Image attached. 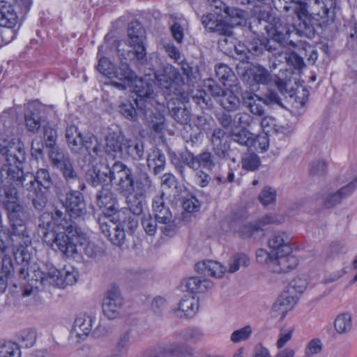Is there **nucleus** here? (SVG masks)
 <instances>
[{"label":"nucleus","mask_w":357,"mask_h":357,"mask_svg":"<svg viewBox=\"0 0 357 357\" xmlns=\"http://www.w3.org/2000/svg\"><path fill=\"white\" fill-rule=\"evenodd\" d=\"M40 222L39 226L45 230L44 241L67 257H74L84 245V234L71 219L65 218L62 210L56 208L51 213H43Z\"/></svg>","instance_id":"obj_1"},{"label":"nucleus","mask_w":357,"mask_h":357,"mask_svg":"<svg viewBox=\"0 0 357 357\" xmlns=\"http://www.w3.org/2000/svg\"><path fill=\"white\" fill-rule=\"evenodd\" d=\"M115 189L126 199L128 211L141 214L146 196L154 188L149 175L141 172L134 176L132 170L123 163H116L109 170Z\"/></svg>","instance_id":"obj_2"},{"label":"nucleus","mask_w":357,"mask_h":357,"mask_svg":"<svg viewBox=\"0 0 357 357\" xmlns=\"http://www.w3.org/2000/svg\"><path fill=\"white\" fill-rule=\"evenodd\" d=\"M158 83L165 89L168 96L173 94L167 101V108L172 117L181 124H187L190 121V112L184 107L189 100V93L184 89V82L179 72L172 66L166 65L162 72L155 74Z\"/></svg>","instance_id":"obj_3"},{"label":"nucleus","mask_w":357,"mask_h":357,"mask_svg":"<svg viewBox=\"0 0 357 357\" xmlns=\"http://www.w3.org/2000/svg\"><path fill=\"white\" fill-rule=\"evenodd\" d=\"M65 137L73 154L84 155L82 158L84 165L93 163L101 155L102 146L98 137L91 133L82 134L75 125L66 126Z\"/></svg>","instance_id":"obj_4"},{"label":"nucleus","mask_w":357,"mask_h":357,"mask_svg":"<svg viewBox=\"0 0 357 357\" xmlns=\"http://www.w3.org/2000/svg\"><path fill=\"white\" fill-rule=\"evenodd\" d=\"M119 57L121 59V63L118 68H114L113 70H101L103 64L109 65V60L105 57H100L97 65V70L102 75H105L109 78H116L122 82H127L135 86V89H146L148 81L151 79L149 75H146L144 77L138 78L135 73L132 70L130 66L126 62L127 60H131L134 54L131 50H128L125 54L121 52L120 50H118Z\"/></svg>","instance_id":"obj_5"},{"label":"nucleus","mask_w":357,"mask_h":357,"mask_svg":"<svg viewBox=\"0 0 357 357\" xmlns=\"http://www.w3.org/2000/svg\"><path fill=\"white\" fill-rule=\"evenodd\" d=\"M9 222V233L16 239H20L21 245L27 246L31 243V238L26 224L29 220L27 208L21 203H8L5 208Z\"/></svg>","instance_id":"obj_6"},{"label":"nucleus","mask_w":357,"mask_h":357,"mask_svg":"<svg viewBox=\"0 0 357 357\" xmlns=\"http://www.w3.org/2000/svg\"><path fill=\"white\" fill-rule=\"evenodd\" d=\"M0 164L3 165L2 171L6 172L8 182L15 184V182L10 179V172L17 169H22V164L25 160V151L23 144L18 140L14 139L8 142H4L0 145Z\"/></svg>","instance_id":"obj_7"},{"label":"nucleus","mask_w":357,"mask_h":357,"mask_svg":"<svg viewBox=\"0 0 357 357\" xmlns=\"http://www.w3.org/2000/svg\"><path fill=\"white\" fill-rule=\"evenodd\" d=\"M10 179L15 182L17 186H22L24 191L29 192V195L33 189L43 188L44 190L49 189L52 185V180L50 176V172L47 169H38L36 175L31 173H24L23 171L16 169L10 172Z\"/></svg>","instance_id":"obj_8"},{"label":"nucleus","mask_w":357,"mask_h":357,"mask_svg":"<svg viewBox=\"0 0 357 357\" xmlns=\"http://www.w3.org/2000/svg\"><path fill=\"white\" fill-rule=\"evenodd\" d=\"M137 97L131 103L128 100L121 102L119 105V112L129 120L136 121L138 116L144 114V107H146V98H153L155 93L152 85L147 84L146 89H135Z\"/></svg>","instance_id":"obj_9"},{"label":"nucleus","mask_w":357,"mask_h":357,"mask_svg":"<svg viewBox=\"0 0 357 357\" xmlns=\"http://www.w3.org/2000/svg\"><path fill=\"white\" fill-rule=\"evenodd\" d=\"M266 30L271 37L269 40H271V43H276L278 47H284L288 44L295 46L290 40L291 33L296 31L294 26L284 23L280 18H273L267 26Z\"/></svg>","instance_id":"obj_10"},{"label":"nucleus","mask_w":357,"mask_h":357,"mask_svg":"<svg viewBox=\"0 0 357 357\" xmlns=\"http://www.w3.org/2000/svg\"><path fill=\"white\" fill-rule=\"evenodd\" d=\"M218 123L225 129L252 128L258 121L247 112H238L234 116L222 112L217 116Z\"/></svg>","instance_id":"obj_11"},{"label":"nucleus","mask_w":357,"mask_h":357,"mask_svg":"<svg viewBox=\"0 0 357 357\" xmlns=\"http://www.w3.org/2000/svg\"><path fill=\"white\" fill-rule=\"evenodd\" d=\"M129 45L132 48L131 51L134 57L140 63L146 61V52L144 45V30L137 22H130L128 27Z\"/></svg>","instance_id":"obj_12"},{"label":"nucleus","mask_w":357,"mask_h":357,"mask_svg":"<svg viewBox=\"0 0 357 357\" xmlns=\"http://www.w3.org/2000/svg\"><path fill=\"white\" fill-rule=\"evenodd\" d=\"M164 194L160 196H155L153 199L152 211L155 215V218L159 223L165 225L164 233L169 235L175 229L174 220L169 206L165 204L164 200Z\"/></svg>","instance_id":"obj_13"},{"label":"nucleus","mask_w":357,"mask_h":357,"mask_svg":"<svg viewBox=\"0 0 357 357\" xmlns=\"http://www.w3.org/2000/svg\"><path fill=\"white\" fill-rule=\"evenodd\" d=\"M123 298L119 289L113 287L108 290L102 300V312L109 319L119 317L123 312Z\"/></svg>","instance_id":"obj_14"},{"label":"nucleus","mask_w":357,"mask_h":357,"mask_svg":"<svg viewBox=\"0 0 357 357\" xmlns=\"http://www.w3.org/2000/svg\"><path fill=\"white\" fill-rule=\"evenodd\" d=\"M181 162L192 169L204 168L212 171L215 165L214 155L209 151H203L197 155H194L190 151L181 154Z\"/></svg>","instance_id":"obj_15"},{"label":"nucleus","mask_w":357,"mask_h":357,"mask_svg":"<svg viewBox=\"0 0 357 357\" xmlns=\"http://www.w3.org/2000/svg\"><path fill=\"white\" fill-rule=\"evenodd\" d=\"M63 206L66 208L63 212L66 218V213H68L70 218L73 219L83 218L87 213L83 195L77 190L66 194Z\"/></svg>","instance_id":"obj_16"},{"label":"nucleus","mask_w":357,"mask_h":357,"mask_svg":"<svg viewBox=\"0 0 357 357\" xmlns=\"http://www.w3.org/2000/svg\"><path fill=\"white\" fill-rule=\"evenodd\" d=\"M211 142L212 145V151L217 158L220 160L231 158L235 162L236 159L229 155V144L226 137V132L221 128L214 129L211 137Z\"/></svg>","instance_id":"obj_17"},{"label":"nucleus","mask_w":357,"mask_h":357,"mask_svg":"<svg viewBox=\"0 0 357 357\" xmlns=\"http://www.w3.org/2000/svg\"><path fill=\"white\" fill-rule=\"evenodd\" d=\"M77 273L73 268L71 270L63 269L59 271L54 267L49 269L50 284L61 287L66 285H72L77 281Z\"/></svg>","instance_id":"obj_18"},{"label":"nucleus","mask_w":357,"mask_h":357,"mask_svg":"<svg viewBox=\"0 0 357 357\" xmlns=\"http://www.w3.org/2000/svg\"><path fill=\"white\" fill-rule=\"evenodd\" d=\"M28 275V284L24 287L23 295L30 296L34 290L40 289L43 285L48 282L50 284L49 271L45 273L40 268H32Z\"/></svg>","instance_id":"obj_19"},{"label":"nucleus","mask_w":357,"mask_h":357,"mask_svg":"<svg viewBox=\"0 0 357 357\" xmlns=\"http://www.w3.org/2000/svg\"><path fill=\"white\" fill-rule=\"evenodd\" d=\"M231 229L238 234L242 238L253 237L256 238L264 235V228H261L258 220L252 222L245 223L232 221Z\"/></svg>","instance_id":"obj_20"},{"label":"nucleus","mask_w":357,"mask_h":357,"mask_svg":"<svg viewBox=\"0 0 357 357\" xmlns=\"http://www.w3.org/2000/svg\"><path fill=\"white\" fill-rule=\"evenodd\" d=\"M356 187L357 176L340 190L328 192L324 198V205L328 208L335 206L340 204L343 199L350 195Z\"/></svg>","instance_id":"obj_21"},{"label":"nucleus","mask_w":357,"mask_h":357,"mask_svg":"<svg viewBox=\"0 0 357 357\" xmlns=\"http://www.w3.org/2000/svg\"><path fill=\"white\" fill-rule=\"evenodd\" d=\"M96 314L93 312L79 313L73 324V331L79 338L87 336L92 330Z\"/></svg>","instance_id":"obj_22"},{"label":"nucleus","mask_w":357,"mask_h":357,"mask_svg":"<svg viewBox=\"0 0 357 357\" xmlns=\"http://www.w3.org/2000/svg\"><path fill=\"white\" fill-rule=\"evenodd\" d=\"M297 259L291 253L275 255L274 260L271 261V271L275 273L287 272L296 267Z\"/></svg>","instance_id":"obj_23"},{"label":"nucleus","mask_w":357,"mask_h":357,"mask_svg":"<svg viewBox=\"0 0 357 357\" xmlns=\"http://www.w3.org/2000/svg\"><path fill=\"white\" fill-rule=\"evenodd\" d=\"M100 229L105 236L109 238L112 244L121 247L125 243L126 241V230L119 224L112 223L108 225L107 222H102L100 224Z\"/></svg>","instance_id":"obj_24"},{"label":"nucleus","mask_w":357,"mask_h":357,"mask_svg":"<svg viewBox=\"0 0 357 357\" xmlns=\"http://www.w3.org/2000/svg\"><path fill=\"white\" fill-rule=\"evenodd\" d=\"M105 152L113 158H122L126 138L115 132L109 133L105 139Z\"/></svg>","instance_id":"obj_25"},{"label":"nucleus","mask_w":357,"mask_h":357,"mask_svg":"<svg viewBox=\"0 0 357 357\" xmlns=\"http://www.w3.org/2000/svg\"><path fill=\"white\" fill-rule=\"evenodd\" d=\"M198 309V299L192 296H185L180 301L174 314L178 317H192L197 314Z\"/></svg>","instance_id":"obj_26"},{"label":"nucleus","mask_w":357,"mask_h":357,"mask_svg":"<svg viewBox=\"0 0 357 357\" xmlns=\"http://www.w3.org/2000/svg\"><path fill=\"white\" fill-rule=\"evenodd\" d=\"M116 163H121V162H114L111 166L109 165L106 167L105 172H102L94 166L89 168L86 173V180L89 184L93 187L101 185L106 182L108 179L112 183L109 170Z\"/></svg>","instance_id":"obj_27"},{"label":"nucleus","mask_w":357,"mask_h":357,"mask_svg":"<svg viewBox=\"0 0 357 357\" xmlns=\"http://www.w3.org/2000/svg\"><path fill=\"white\" fill-rule=\"evenodd\" d=\"M184 349V344L169 341L160 346L156 352L149 357H183Z\"/></svg>","instance_id":"obj_28"},{"label":"nucleus","mask_w":357,"mask_h":357,"mask_svg":"<svg viewBox=\"0 0 357 357\" xmlns=\"http://www.w3.org/2000/svg\"><path fill=\"white\" fill-rule=\"evenodd\" d=\"M17 20L13 5L6 1H0V26L11 29L16 25Z\"/></svg>","instance_id":"obj_29"},{"label":"nucleus","mask_w":357,"mask_h":357,"mask_svg":"<svg viewBox=\"0 0 357 357\" xmlns=\"http://www.w3.org/2000/svg\"><path fill=\"white\" fill-rule=\"evenodd\" d=\"M196 271L204 275L221 278L226 271L225 268L218 261L208 260L196 264Z\"/></svg>","instance_id":"obj_30"},{"label":"nucleus","mask_w":357,"mask_h":357,"mask_svg":"<svg viewBox=\"0 0 357 357\" xmlns=\"http://www.w3.org/2000/svg\"><path fill=\"white\" fill-rule=\"evenodd\" d=\"M243 76L245 78L248 77V81L252 85L267 84L271 81V75L268 70L259 65L253 66L248 69Z\"/></svg>","instance_id":"obj_31"},{"label":"nucleus","mask_w":357,"mask_h":357,"mask_svg":"<svg viewBox=\"0 0 357 357\" xmlns=\"http://www.w3.org/2000/svg\"><path fill=\"white\" fill-rule=\"evenodd\" d=\"M268 246L274 255L291 252L288 236L284 232L280 231L273 234L268 240Z\"/></svg>","instance_id":"obj_32"},{"label":"nucleus","mask_w":357,"mask_h":357,"mask_svg":"<svg viewBox=\"0 0 357 357\" xmlns=\"http://www.w3.org/2000/svg\"><path fill=\"white\" fill-rule=\"evenodd\" d=\"M15 271L13 263L9 255L0 258V294L3 293L8 287V280Z\"/></svg>","instance_id":"obj_33"},{"label":"nucleus","mask_w":357,"mask_h":357,"mask_svg":"<svg viewBox=\"0 0 357 357\" xmlns=\"http://www.w3.org/2000/svg\"><path fill=\"white\" fill-rule=\"evenodd\" d=\"M293 297L287 295L280 296L273 303L271 314L273 317L281 316L283 318L292 307Z\"/></svg>","instance_id":"obj_34"},{"label":"nucleus","mask_w":357,"mask_h":357,"mask_svg":"<svg viewBox=\"0 0 357 357\" xmlns=\"http://www.w3.org/2000/svg\"><path fill=\"white\" fill-rule=\"evenodd\" d=\"M122 158L130 157L134 160H140L144 153V145L137 140L126 138Z\"/></svg>","instance_id":"obj_35"},{"label":"nucleus","mask_w":357,"mask_h":357,"mask_svg":"<svg viewBox=\"0 0 357 357\" xmlns=\"http://www.w3.org/2000/svg\"><path fill=\"white\" fill-rule=\"evenodd\" d=\"M183 286L185 291L190 292H204L212 288L213 283L211 281L206 279L201 280L198 277H191L183 282Z\"/></svg>","instance_id":"obj_36"},{"label":"nucleus","mask_w":357,"mask_h":357,"mask_svg":"<svg viewBox=\"0 0 357 357\" xmlns=\"http://www.w3.org/2000/svg\"><path fill=\"white\" fill-rule=\"evenodd\" d=\"M138 215L130 213L128 208H124L117 213L119 225L125 230L132 232L138 226Z\"/></svg>","instance_id":"obj_37"},{"label":"nucleus","mask_w":357,"mask_h":357,"mask_svg":"<svg viewBox=\"0 0 357 357\" xmlns=\"http://www.w3.org/2000/svg\"><path fill=\"white\" fill-rule=\"evenodd\" d=\"M147 165L155 174L161 173L165 166V156L158 149H154L147 157Z\"/></svg>","instance_id":"obj_38"},{"label":"nucleus","mask_w":357,"mask_h":357,"mask_svg":"<svg viewBox=\"0 0 357 357\" xmlns=\"http://www.w3.org/2000/svg\"><path fill=\"white\" fill-rule=\"evenodd\" d=\"M218 102L227 112L237 110L240 107V99L236 94L230 89H226Z\"/></svg>","instance_id":"obj_39"},{"label":"nucleus","mask_w":357,"mask_h":357,"mask_svg":"<svg viewBox=\"0 0 357 357\" xmlns=\"http://www.w3.org/2000/svg\"><path fill=\"white\" fill-rule=\"evenodd\" d=\"M261 101V98L256 95L249 93L243 97L245 106L249 109L250 113L259 116H264L265 113Z\"/></svg>","instance_id":"obj_40"},{"label":"nucleus","mask_w":357,"mask_h":357,"mask_svg":"<svg viewBox=\"0 0 357 357\" xmlns=\"http://www.w3.org/2000/svg\"><path fill=\"white\" fill-rule=\"evenodd\" d=\"M231 139L244 146H251L254 142L253 135L248 129H229Z\"/></svg>","instance_id":"obj_41"},{"label":"nucleus","mask_w":357,"mask_h":357,"mask_svg":"<svg viewBox=\"0 0 357 357\" xmlns=\"http://www.w3.org/2000/svg\"><path fill=\"white\" fill-rule=\"evenodd\" d=\"M96 203L100 208H105L112 211L114 209L116 200L112 192L102 188L96 195Z\"/></svg>","instance_id":"obj_42"},{"label":"nucleus","mask_w":357,"mask_h":357,"mask_svg":"<svg viewBox=\"0 0 357 357\" xmlns=\"http://www.w3.org/2000/svg\"><path fill=\"white\" fill-rule=\"evenodd\" d=\"M220 6L224 9V13L226 16L232 20V22L236 25H242L244 24L247 17V13L237 8H230L223 2H218Z\"/></svg>","instance_id":"obj_43"},{"label":"nucleus","mask_w":357,"mask_h":357,"mask_svg":"<svg viewBox=\"0 0 357 357\" xmlns=\"http://www.w3.org/2000/svg\"><path fill=\"white\" fill-rule=\"evenodd\" d=\"M248 51L253 55L261 54L264 50L268 52H274L277 50V45L271 44V40H267L266 44L262 43L260 40H255L248 43L247 46Z\"/></svg>","instance_id":"obj_44"},{"label":"nucleus","mask_w":357,"mask_h":357,"mask_svg":"<svg viewBox=\"0 0 357 357\" xmlns=\"http://www.w3.org/2000/svg\"><path fill=\"white\" fill-rule=\"evenodd\" d=\"M336 0H319L313 7H317V15L321 17H331L335 14Z\"/></svg>","instance_id":"obj_45"},{"label":"nucleus","mask_w":357,"mask_h":357,"mask_svg":"<svg viewBox=\"0 0 357 357\" xmlns=\"http://www.w3.org/2000/svg\"><path fill=\"white\" fill-rule=\"evenodd\" d=\"M334 327L340 334L348 333L352 327L351 316L348 313L339 314L334 321Z\"/></svg>","instance_id":"obj_46"},{"label":"nucleus","mask_w":357,"mask_h":357,"mask_svg":"<svg viewBox=\"0 0 357 357\" xmlns=\"http://www.w3.org/2000/svg\"><path fill=\"white\" fill-rule=\"evenodd\" d=\"M6 184L4 188V195L6 200L3 202L4 208H6L8 203H20L18 199V190L22 186H17L15 183L12 184L8 182L7 176L5 178Z\"/></svg>","instance_id":"obj_47"},{"label":"nucleus","mask_w":357,"mask_h":357,"mask_svg":"<svg viewBox=\"0 0 357 357\" xmlns=\"http://www.w3.org/2000/svg\"><path fill=\"white\" fill-rule=\"evenodd\" d=\"M56 169H59L63 176L68 183H73L78 180L79 176L75 171L70 158L65 162L60 165Z\"/></svg>","instance_id":"obj_48"},{"label":"nucleus","mask_w":357,"mask_h":357,"mask_svg":"<svg viewBox=\"0 0 357 357\" xmlns=\"http://www.w3.org/2000/svg\"><path fill=\"white\" fill-rule=\"evenodd\" d=\"M48 155L52 165L56 168L70 158L68 153L59 146L50 149Z\"/></svg>","instance_id":"obj_49"},{"label":"nucleus","mask_w":357,"mask_h":357,"mask_svg":"<svg viewBox=\"0 0 357 357\" xmlns=\"http://www.w3.org/2000/svg\"><path fill=\"white\" fill-rule=\"evenodd\" d=\"M181 335L186 341L197 343L204 338V332L201 328L192 326L184 329Z\"/></svg>","instance_id":"obj_50"},{"label":"nucleus","mask_w":357,"mask_h":357,"mask_svg":"<svg viewBox=\"0 0 357 357\" xmlns=\"http://www.w3.org/2000/svg\"><path fill=\"white\" fill-rule=\"evenodd\" d=\"M215 75L225 86H231L229 82L232 81L234 77L231 69L225 64H219L215 66Z\"/></svg>","instance_id":"obj_51"},{"label":"nucleus","mask_w":357,"mask_h":357,"mask_svg":"<svg viewBox=\"0 0 357 357\" xmlns=\"http://www.w3.org/2000/svg\"><path fill=\"white\" fill-rule=\"evenodd\" d=\"M283 10L286 13H291L301 19L305 15V8L301 1L289 0L285 1Z\"/></svg>","instance_id":"obj_52"},{"label":"nucleus","mask_w":357,"mask_h":357,"mask_svg":"<svg viewBox=\"0 0 357 357\" xmlns=\"http://www.w3.org/2000/svg\"><path fill=\"white\" fill-rule=\"evenodd\" d=\"M43 137L45 146L48 149L55 147L58 135L56 126L47 124L43 127Z\"/></svg>","instance_id":"obj_53"},{"label":"nucleus","mask_w":357,"mask_h":357,"mask_svg":"<svg viewBox=\"0 0 357 357\" xmlns=\"http://www.w3.org/2000/svg\"><path fill=\"white\" fill-rule=\"evenodd\" d=\"M243 169L247 171H255L260 165L259 156L255 153H245L241 158Z\"/></svg>","instance_id":"obj_54"},{"label":"nucleus","mask_w":357,"mask_h":357,"mask_svg":"<svg viewBox=\"0 0 357 357\" xmlns=\"http://www.w3.org/2000/svg\"><path fill=\"white\" fill-rule=\"evenodd\" d=\"M250 259L244 254H235L229 261L228 272L233 273L237 271L241 266H248Z\"/></svg>","instance_id":"obj_55"},{"label":"nucleus","mask_w":357,"mask_h":357,"mask_svg":"<svg viewBox=\"0 0 357 357\" xmlns=\"http://www.w3.org/2000/svg\"><path fill=\"white\" fill-rule=\"evenodd\" d=\"M328 164L323 159H316L312 160L309 167L310 175L315 177L324 176L327 172Z\"/></svg>","instance_id":"obj_56"},{"label":"nucleus","mask_w":357,"mask_h":357,"mask_svg":"<svg viewBox=\"0 0 357 357\" xmlns=\"http://www.w3.org/2000/svg\"><path fill=\"white\" fill-rule=\"evenodd\" d=\"M46 191V190H43L42 188H35L31 192L33 193L32 204L36 210L41 211L46 206L47 202Z\"/></svg>","instance_id":"obj_57"},{"label":"nucleus","mask_w":357,"mask_h":357,"mask_svg":"<svg viewBox=\"0 0 357 357\" xmlns=\"http://www.w3.org/2000/svg\"><path fill=\"white\" fill-rule=\"evenodd\" d=\"M21 353L17 344L12 342L0 346V357H20Z\"/></svg>","instance_id":"obj_58"},{"label":"nucleus","mask_w":357,"mask_h":357,"mask_svg":"<svg viewBox=\"0 0 357 357\" xmlns=\"http://www.w3.org/2000/svg\"><path fill=\"white\" fill-rule=\"evenodd\" d=\"M252 333V327L249 325L234 331L230 335V340L234 343H239L248 340Z\"/></svg>","instance_id":"obj_59"},{"label":"nucleus","mask_w":357,"mask_h":357,"mask_svg":"<svg viewBox=\"0 0 357 357\" xmlns=\"http://www.w3.org/2000/svg\"><path fill=\"white\" fill-rule=\"evenodd\" d=\"M348 249L345 245L339 241H333L329 245L326 255L329 259H334L340 255H345Z\"/></svg>","instance_id":"obj_60"},{"label":"nucleus","mask_w":357,"mask_h":357,"mask_svg":"<svg viewBox=\"0 0 357 357\" xmlns=\"http://www.w3.org/2000/svg\"><path fill=\"white\" fill-rule=\"evenodd\" d=\"M258 199L264 206L273 203L276 199V190L271 187L265 186L260 192Z\"/></svg>","instance_id":"obj_61"},{"label":"nucleus","mask_w":357,"mask_h":357,"mask_svg":"<svg viewBox=\"0 0 357 357\" xmlns=\"http://www.w3.org/2000/svg\"><path fill=\"white\" fill-rule=\"evenodd\" d=\"M308 285V278L305 275H298L290 282L289 287L296 293H303Z\"/></svg>","instance_id":"obj_62"},{"label":"nucleus","mask_w":357,"mask_h":357,"mask_svg":"<svg viewBox=\"0 0 357 357\" xmlns=\"http://www.w3.org/2000/svg\"><path fill=\"white\" fill-rule=\"evenodd\" d=\"M275 255L273 252L268 253L264 249H258L256 251V259L258 263L264 264L271 271V261L274 260Z\"/></svg>","instance_id":"obj_63"},{"label":"nucleus","mask_w":357,"mask_h":357,"mask_svg":"<svg viewBox=\"0 0 357 357\" xmlns=\"http://www.w3.org/2000/svg\"><path fill=\"white\" fill-rule=\"evenodd\" d=\"M185 26V22L184 20H179L178 22H175L171 26V33L174 38V40L178 43H181L183 41V36H184V29Z\"/></svg>","instance_id":"obj_64"}]
</instances>
